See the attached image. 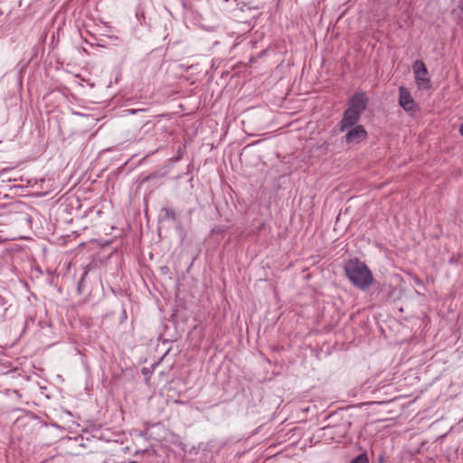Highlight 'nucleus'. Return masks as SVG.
Wrapping results in <instances>:
<instances>
[{
  "mask_svg": "<svg viewBox=\"0 0 463 463\" xmlns=\"http://www.w3.org/2000/svg\"><path fill=\"white\" fill-rule=\"evenodd\" d=\"M459 8H460L461 12H463V0H461V5Z\"/></svg>",
  "mask_w": 463,
  "mask_h": 463,
  "instance_id": "nucleus-15",
  "label": "nucleus"
},
{
  "mask_svg": "<svg viewBox=\"0 0 463 463\" xmlns=\"http://www.w3.org/2000/svg\"><path fill=\"white\" fill-rule=\"evenodd\" d=\"M349 463H370V461L367 453L363 452L354 458Z\"/></svg>",
  "mask_w": 463,
  "mask_h": 463,
  "instance_id": "nucleus-7",
  "label": "nucleus"
},
{
  "mask_svg": "<svg viewBox=\"0 0 463 463\" xmlns=\"http://www.w3.org/2000/svg\"><path fill=\"white\" fill-rule=\"evenodd\" d=\"M349 463H370V461L367 453L363 452L354 458Z\"/></svg>",
  "mask_w": 463,
  "mask_h": 463,
  "instance_id": "nucleus-8",
  "label": "nucleus"
},
{
  "mask_svg": "<svg viewBox=\"0 0 463 463\" xmlns=\"http://www.w3.org/2000/svg\"><path fill=\"white\" fill-rule=\"evenodd\" d=\"M413 71L415 81L419 88L428 89L430 87V79L426 77L428 70L423 61L417 60L413 63Z\"/></svg>",
  "mask_w": 463,
  "mask_h": 463,
  "instance_id": "nucleus-4",
  "label": "nucleus"
},
{
  "mask_svg": "<svg viewBox=\"0 0 463 463\" xmlns=\"http://www.w3.org/2000/svg\"><path fill=\"white\" fill-rule=\"evenodd\" d=\"M349 463H370V461L367 453L363 452L354 458Z\"/></svg>",
  "mask_w": 463,
  "mask_h": 463,
  "instance_id": "nucleus-9",
  "label": "nucleus"
},
{
  "mask_svg": "<svg viewBox=\"0 0 463 463\" xmlns=\"http://www.w3.org/2000/svg\"><path fill=\"white\" fill-rule=\"evenodd\" d=\"M181 155H176V157L174 158L175 161H179L181 159Z\"/></svg>",
  "mask_w": 463,
  "mask_h": 463,
  "instance_id": "nucleus-13",
  "label": "nucleus"
},
{
  "mask_svg": "<svg viewBox=\"0 0 463 463\" xmlns=\"http://www.w3.org/2000/svg\"><path fill=\"white\" fill-rule=\"evenodd\" d=\"M459 133L461 136H463V123L459 127Z\"/></svg>",
  "mask_w": 463,
  "mask_h": 463,
  "instance_id": "nucleus-12",
  "label": "nucleus"
},
{
  "mask_svg": "<svg viewBox=\"0 0 463 463\" xmlns=\"http://www.w3.org/2000/svg\"><path fill=\"white\" fill-rule=\"evenodd\" d=\"M349 463H370V461L367 453L363 452L354 458Z\"/></svg>",
  "mask_w": 463,
  "mask_h": 463,
  "instance_id": "nucleus-10",
  "label": "nucleus"
},
{
  "mask_svg": "<svg viewBox=\"0 0 463 463\" xmlns=\"http://www.w3.org/2000/svg\"><path fill=\"white\" fill-rule=\"evenodd\" d=\"M367 137V132L364 126L358 125L349 128L345 137L347 144H357Z\"/></svg>",
  "mask_w": 463,
  "mask_h": 463,
  "instance_id": "nucleus-5",
  "label": "nucleus"
},
{
  "mask_svg": "<svg viewBox=\"0 0 463 463\" xmlns=\"http://www.w3.org/2000/svg\"><path fill=\"white\" fill-rule=\"evenodd\" d=\"M345 273L352 284L362 290L368 288L373 281L370 269L356 258L345 263Z\"/></svg>",
  "mask_w": 463,
  "mask_h": 463,
  "instance_id": "nucleus-1",
  "label": "nucleus"
},
{
  "mask_svg": "<svg viewBox=\"0 0 463 463\" xmlns=\"http://www.w3.org/2000/svg\"><path fill=\"white\" fill-rule=\"evenodd\" d=\"M399 105L408 113L413 114L417 111L418 107L410 92V90L401 86L399 88Z\"/></svg>",
  "mask_w": 463,
  "mask_h": 463,
  "instance_id": "nucleus-3",
  "label": "nucleus"
},
{
  "mask_svg": "<svg viewBox=\"0 0 463 463\" xmlns=\"http://www.w3.org/2000/svg\"><path fill=\"white\" fill-rule=\"evenodd\" d=\"M383 458L381 456V457L379 458V461H380V462H382V461H383Z\"/></svg>",
  "mask_w": 463,
  "mask_h": 463,
  "instance_id": "nucleus-16",
  "label": "nucleus"
},
{
  "mask_svg": "<svg viewBox=\"0 0 463 463\" xmlns=\"http://www.w3.org/2000/svg\"><path fill=\"white\" fill-rule=\"evenodd\" d=\"M163 213H164V217L165 219H169V220H172V221H175L176 219V214H175V210L171 209V208H167V207H165L162 209L161 211Z\"/></svg>",
  "mask_w": 463,
  "mask_h": 463,
  "instance_id": "nucleus-11",
  "label": "nucleus"
},
{
  "mask_svg": "<svg viewBox=\"0 0 463 463\" xmlns=\"http://www.w3.org/2000/svg\"><path fill=\"white\" fill-rule=\"evenodd\" d=\"M361 118V116L350 111L349 109H345L343 114V118L340 121V130L342 132L347 130L349 128L358 126V122Z\"/></svg>",
  "mask_w": 463,
  "mask_h": 463,
  "instance_id": "nucleus-6",
  "label": "nucleus"
},
{
  "mask_svg": "<svg viewBox=\"0 0 463 463\" xmlns=\"http://www.w3.org/2000/svg\"><path fill=\"white\" fill-rule=\"evenodd\" d=\"M86 275H87V271H85V272L83 273L82 278H81V279H80V282L84 279V278L86 277Z\"/></svg>",
  "mask_w": 463,
  "mask_h": 463,
  "instance_id": "nucleus-14",
  "label": "nucleus"
},
{
  "mask_svg": "<svg viewBox=\"0 0 463 463\" xmlns=\"http://www.w3.org/2000/svg\"><path fill=\"white\" fill-rule=\"evenodd\" d=\"M128 463H137V461H129Z\"/></svg>",
  "mask_w": 463,
  "mask_h": 463,
  "instance_id": "nucleus-17",
  "label": "nucleus"
},
{
  "mask_svg": "<svg viewBox=\"0 0 463 463\" xmlns=\"http://www.w3.org/2000/svg\"><path fill=\"white\" fill-rule=\"evenodd\" d=\"M369 103V98L365 92L354 93L348 101L347 109L360 116L365 111Z\"/></svg>",
  "mask_w": 463,
  "mask_h": 463,
  "instance_id": "nucleus-2",
  "label": "nucleus"
}]
</instances>
